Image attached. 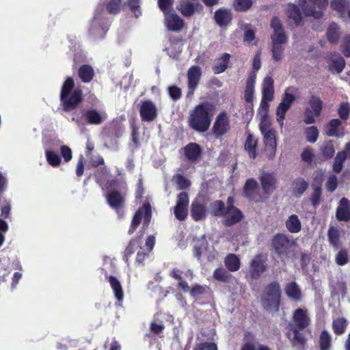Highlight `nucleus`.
Masks as SVG:
<instances>
[{
  "label": "nucleus",
  "instance_id": "obj_1",
  "mask_svg": "<svg viewBox=\"0 0 350 350\" xmlns=\"http://www.w3.org/2000/svg\"><path fill=\"white\" fill-rule=\"evenodd\" d=\"M152 217V208L150 203L144 204L135 213L131 224L128 230L129 234H132L141 224L143 219V226L139 232V234L130 240L123 255V260L129 265L130 257L137 251L142 250L143 236L147 230Z\"/></svg>",
  "mask_w": 350,
  "mask_h": 350
},
{
  "label": "nucleus",
  "instance_id": "obj_2",
  "mask_svg": "<svg viewBox=\"0 0 350 350\" xmlns=\"http://www.w3.org/2000/svg\"><path fill=\"white\" fill-rule=\"evenodd\" d=\"M121 6L122 0H101L96 8L91 21L90 33L95 34L97 30H100L98 34L103 38L110 26V21L105 16L104 10L106 9L107 12L109 14L116 15L120 13Z\"/></svg>",
  "mask_w": 350,
  "mask_h": 350
},
{
  "label": "nucleus",
  "instance_id": "obj_3",
  "mask_svg": "<svg viewBox=\"0 0 350 350\" xmlns=\"http://www.w3.org/2000/svg\"><path fill=\"white\" fill-rule=\"evenodd\" d=\"M215 109V105L208 101L196 105L188 116L189 127L200 133L206 132L211 126Z\"/></svg>",
  "mask_w": 350,
  "mask_h": 350
},
{
  "label": "nucleus",
  "instance_id": "obj_4",
  "mask_svg": "<svg viewBox=\"0 0 350 350\" xmlns=\"http://www.w3.org/2000/svg\"><path fill=\"white\" fill-rule=\"evenodd\" d=\"M106 189L107 193L105 197L107 204L120 217H122L128 189L126 183L120 182L116 178L111 179L107 181Z\"/></svg>",
  "mask_w": 350,
  "mask_h": 350
},
{
  "label": "nucleus",
  "instance_id": "obj_5",
  "mask_svg": "<svg viewBox=\"0 0 350 350\" xmlns=\"http://www.w3.org/2000/svg\"><path fill=\"white\" fill-rule=\"evenodd\" d=\"M59 100L60 105L66 112L75 110L83 100V91L79 88H75L72 77H68L63 83Z\"/></svg>",
  "mask_w": 350,
  "mask_h": 350
},
{
  "label": "nucleus",
  "instance_id": "obj_6",
  "mask_svg": "<svg viewBox=\"0 0 350 350\" xmlns=\"http://www.w3.org/2000/svg\"><path fill=\"white\" fill-rule=\"evenodd\" d=\"M281 296L282 291L280 284L276 281L271 282L264 288L262 292V306L267 310L278 312Z\"/></svg>",
  "mask_w": 350,
  "mask_h": 350
},
{
  "label": "nucleus",
  "instance_id": "obj_7",
  "mask_svg": "<svg viewBox=\"0 0 350 350\" xmlns=\"http://www.w3.org/2000/svg\"><path fill=\"white\" fill-rule=\"evenodd\" d=\"M106 119V115L103 114L95 109H81L75 111L72 120L79 125L101 124Z\"/></svg>",
  "mask_w": 350,
  "mask_h": 350
},
{
  "label": "nucleus",
  "instance_id": "obj_8",
  "mask_svg": "<svg viewBox=\"0 0 350 350\" xmlns=\"http://www.w3.org/2000/svg\"><path fill=\"white\" fill-rule=\"evenodd\" d=\"M328 4V0H300L299 5L306 16L321 18L323 10Z\"/></svg>",
  "mask_w": 350,
  "mask_h": 350
},
{
  "label": "nucleus",
  "instance_id": "obj_9",
  "mask_svg": "<svg viewBox=\"0 0 350 350\" xmlns=\"http://www.w3.org/2000/svg\"><path fill=\"white\" fill-rule=\"evenodd\" d=\"M293 241L284 233L275 234L272 239L271 245L278 256H287L291 249Z\"/></svg>",
  "mask_w": 350,
  "mask_h": 350
},
{
  "label": "nucleus",
  "instance_id": "obj_10",
  "mask_svg": "<svg viewBox=\"0 0 350 350\" xmlns=\"http://www.w3.org/2000/svg\"><path fill=\"white\" fill-rule=\"evenodd\" d=\"M230 118L226 111L220 112L216 117L212 127V133L216 138H221L230 132Z\"/></svg>",
  "mask_w": 350,
  "mask_h": 350
},
{
  "label": "nucleus",
  "instance_id": "obj_11",
  "mask_svg": "<svg viewBox=\"0 0 350 350\" xmlns=\"http://www.w3.org/2000/svg\"><path fill=\"white\" fill-rule=\"evenodd\" d=\"M262 136L266 157L269 161H271L275 156L277 148L276 131L274 129H271Z\"/></svg>",
  "mask_w": 350,
  "mask_h": 350
},
{
  "label": "nucleus",
  "instance_id": "obj_12",
  "mask_svg": "<svg viewBox=\"0 0 350 350\" xmlns=\"http://www.w3.org/2000/svg\"><path fill=\"white\" fill-rule=\"evenodd\" d=\"M187 77L188 87L187 97L191 98L200 83L202 77V71L200 67L198 66H191L187 71Z\"/></svg>",
  "mask_w": 350,
  "mask_h": 350
},
{
  "label": "nucleus",
  "instance_id": "obj_13",
  "mask_svg": "<svg viewBox=\"0 0 350 350\" xmlns=\"http://www.w3.org/2000/svg\"><path fill=\"white\" fill-rule=\"evenodd\" d=\"M139 111L141 120L143 122H152L157 118L158 115L156 105L152 101L149 100L142 103Z\"/></svg>",
  "mask_w": 350,
  "mask_h": 350
},
{
  "label": "nucleus",
  "instance_id": "obj_14",
  "mask_svg": "<svg viewBox=\"0 0 350 350\" xmlns=\"http://www.w3.org/2000/svg\"><path fill=\"white\" fill-rule=\"evenodd\" d=\"M207 215L206 203L200 197L193 200L191 205V216L196 221L204 219Z\"/></svg>",
  "mask_w": 350,
  "mask_h": 350
},
{
  "label": "nucleus",
  "instance_id": "obj_15",
  "mask_svg": "<svg viewBox=\"0 0 350 350\" xmlns=\"http://www.w3.org/2000/svg\"><path fill=\"white\" fill-rule=\"evenodd\" d=\"M270 25L273 29V33L271 36L272 44H285L287 42V36L279 18L273 16Z\"/></svg>",
  "mask_w": 350,
  "mask_h": 350
},
{
  "label": "nucleus",
  "instance_id": "obj_16",
  "mask_svg": "<svg viewBox=\"0 0 350 350\" xmlns=\"http://www.w3.org/2000/svg\"><path fill=\"white\" fill-rule=\"evenodd\" d=\"M259 180L262 191L266 195L271 194L276 189L278 180L273 173L263 171Z\"/></svg>",
  "mask_w": 350,
  "mask_h": 350
},
{
  "label": "nucleus",
  "instance_id": "obj_17",
  "mask_svg": "<svg viewBox=\"0 0 350 350\" xmlns=\"http://www.w3.org/2000/svg\"><path fill=\"white\" fill-rule=\"evenodd\" d=\"M267 270L266 260L262 254H257L250 262V275L258 279Z\"/></svg>",
  "mask_w": 350,
  "mask_h": 350
},
{
  "label": "nucleus",
  "instance_id": "obj_18",
  "mask_svg": "<svg viewBox=\"0 0 350 350\" xmlns=\"http://www.w3.org/2000/svg\"><path fill=\"white\" fill-rule=\"evenodd\" d=\"M293 321L294 323L293 328L301 329L307 328L311 322L307 310L303 308H297L294 311Z\"/></svg>",
  "mask_w": 350,
  "mask_h": 350
},
{
  "label": "nucleus",
  "instance_id": "obj_19",
  "mask_svg": "<svg viewBox=\"0 0 350 350\" xmlns=\"http://www.w3.org/2000/svg\"><path fill=\"white\" fill-rule=\"evenodd\" d=\"M244 150L250 159H255L258 154V139L250 132L247 133V137L243 145Z\"/></svg>",
  "mask_w": 350,
  "mask_h": 350
},
{
  "label": "nucleus",
  "instance_id": "obj_20",
  "mask_svg": "<svg viewBox=\"0 0 350 350\" xmlns=\"http://www.w3.org/2000/svg\"><path fill=\"white\" fill-rule=\"evenodd\" d=\"M325 133L329 137H342L345 132L342 120L338 118L330 120L325 126Z\"/></svg>",
  "mask_w": 350,
  "mask_h": 350
},
{
  "label": "nucleus",
  "instance_id": "obj_21",
  "mask_svg": "<svg viewBox=\"0 0 350 350\" xmlns=\"http://www.w3.org/2000/svg\"><path fill=\"white\" fill-rule=\"evenodd\" d=\"M328 70L332 72L340 73L345 66L344 58L339 54L329 53L327 55Z\"/></svg>",
  "mask_w": 350,
  "mask_h": 350
},
{
  "label": "nucleus",
  "instance_id": "obj_22",
  "mask_svg": "<svg viewBox=\"0 0 350 350\" xmlns=\"http://www.w3.org/2000/svg\"><path fill=\"white\" fill-rule=\"evenodd\" d=\"M184 154L187 159L190 162L198 161L203 153L201 146L195 142H190L183 148Z\"/></svg>",
  "mask_w": 350,
  "mask_h": 350
},
{
  "label": "nucleus",
  "instance_id": "obj_23",
  "mask_svg": "<svg viewBox=\"0 0 350 350\" xmlns=\"http://www.w3.org/2000/svg\"><path fill=\"white\" fill-rule=\"evenodd\" d=\"M165 26L170 31H179L184 26V21L177 14L167 12L164 14Z\"/></svg>",
  "mask_w": 350,
  "mask_h": 350
},
{
  "label": "nucleus",
  "instance_id": "obj_24",
  "mask_svg": "<svg viewBox=\"0 0 350 350\" xmlns=\"http://www.w3.org/2000/svg\"><path fill=\"white\" fill-rule=\"evenodd\" d=\"M258 189V185L257 181L253 178H248L245 181V183L243 188V195L250 200L258 202L259 199H258L257 198Z\"/></svg>",
  "mask_w": 350,
  "mask_h": 350
},
{
  "label": "nucleus",
  "instance_id": "obj_25",
  "mask_svg": "<svg viewBox=\"0 0 350 350\" xmlns=\"http://www.w3.org/2000/svg\"><path fill=\"white\" fill-rule=\"evenodd\" d=\"M336 216L340 221L347 222L350 221V201L347 198H342L340 200Z\"/></svg>",
  "mask_w": 350,
  "mask_h": 350
},
{
  "label": "nucleus",
  "instance_id": "obj_26",
  "mask_svg": "<svg viewBox=\"0 0 350 350\" xmlns=\"http://www.w3.org/2000/svg\"><path fill=\"white\" fill-rule=\"evenodd\" d=\"M198 8L202 9V6L199 3H194L189 1H182L176 8L185 17L193 16Z\"/></svg>",
  "mask_w": 350,
  "mask_h": 350
},
{
  "label": "nucleus",
  "instance_id": "obj_27",
  "mask_svg": "<svg viewBox=\"0 0 350 350\" xmlns=\"http://www.w3.org/2000/svg\"><path fill=\"white\" fill-rule=\"evenodd\" d=\"M256 78V74L254 72H251L249 74L244 91V99L247 103L250 104L252 106L253 105Z\"/></svg>",
  "mask_w": 350,
  "mask_h": 350
},
{
  "label": "nucleus",
  "instance_id": "obj_28",
  "mask_svg": "<svg viewBox=\"0 0 350 350\" xmlns=\"http://www.w3.org/2000/svg\"><path fill=\"white\" fill-rule=\"evenodd\" d=\"M224 217V226L229 227L240 222L243 218V214L239 208H234L232 211H228Z\"/></svg>",
  "mask_w": 350,
  "mask_h": 350
},
{
  "label": "nucleus",
  "instance_id": "obj_29",
  "mask_svg": "<svg viewBox=\"0 0 350 350\" xmlns=\"http://www.w3.org/2000/svg\"><path fill=\"white\" fill-rule=\"evenodd\" d=\"M214 19L219 26H227L231 23L232 19V13L230 10L219 8L215 11Z\"/></svg>",
  "mask_w": 350,
  "mask_h": 350
},
{
  "label": "nucleus",
  "instance_id": "obj_30",
  "mask_svg": "<svg viewBox=\"0 0 350 350\" xmlns=\"http://www.w3.org/2000/svg\"><path fill=\"white\" fill-rule=\"evenodd\" d=\"M274 81L271 77L267 76L262 84V98L272 100L274 96Z\"/></svg>",
  "mask_w": 350,
  "mask_h": 350
},
{
  "label": "nucleus",
  "instance_id": "obj_31",
  "mask_svg": "<svg viewBox=\"0 0 350 350\" xmlns=\"http://www.w3.org/2000/svg\"><path fill=\"white\" fill-rule=\"evenodd\" d=\"M230 57L229 53H224L219 58L217 59L213 67V72L216 75L224 72L228 66Z\"/></svg>",
  "mask_w": 350,
  "mask_h": 350
},
{
  "label": "nucleus",
  "instance_id": "obj_32",
  "mask_svg": "<svg viewBox=\"0 0 350 350\" xmlns=\"http://www.w3.org/2000/svg\"><path fill=\"white\" fill-rule=\"evenodd\" d=\"M286 295L294 301H299L301 299V291L295 282L288 283L284 288Z\"/></svg>",
  "mask_w": 350,
  "mask_h": 350
},
{
  "label": "nucleus",
  "instance_id": "obj_33",
  "mask_svg": "<svg viewBox=\"0 0 350 350\" xmlns=\"http://www.w3.org/2000/svg\"><path fill=\"white\" fill-rule=\"evenodd\" d=\"M78 76L83 83H90L94 77L93 68L88 64H83L78 69Z\"/></svg>",
  "mask_w": 350,
  "mask_h": 350
},
{
  "label": "nucleus",
  "instance_id": "obj_34",
  "mask_svg": "<svg viewBox=\"0 0 350 350\" xmlns=\"http://www.w3.org/2000/svg\"><path fill=\"white\" fill-rule=\"evenodd\" d=\"M224 265L228 271L232 272L237 271L241 267L240 259L234 254H228L224 259Z\"/></svg>",
  "mask_w": 350,
  "mask_h": 350
},
{
  "label": "nucleus",
  "instance_id": "obj_35",
  "mask_svg": "<svg viewBox=\"0 0 350 350\" xmlns=\"http://www.w3.org/2000/svg\"><path fill=\"white\" fill-rule=\"evenodd\" d=\"M308 188V182L303 178H298L293 181L292 193L296 198H299L304 194Z\"/></svg>",
  "mask_w": 350,
  "mask_h": 350
},
{
  "label": "nucleus",
  "instance_id": "obj_36",
  "mask_svg": "<svg viewBox=\"0 0 350 350\" xmlns=\"http://www.w3.org/2000/svg\"><path fill=\"white\" fill-rule=\"evenodd\" d=\"M108 282L112 288L115 297L118 301H122L124 298V292L120 281L113 275L108 277Z\"/></svg>",
  "mask_w": 350,
  "mask_h": 350
},
{
  "label": "nucleus",
  "instance_id": "obj_37",
  "mask_svg": "<svg viewBox=\"0 0 350 350\" xmlns=\"http://www.w3.org/2000/svg\"><path fill=\"white\" fill-rule=\"evenodd\" d=\"M286 228L291 233H298L301 229V223L297 215H291L285 223Z\"/></svg>",
  "mask_w": 350,
  "mask_h": 350
},
{
  "label": "nucleus",
  "instance_id": "obj_38",
  "mask_svg": "<svg viewBox=\"0 0 350 350\" xmlns=\"http://www.w3.org/2000/svg\"><path fill=\"white\" fill-rule=\"evenodd\" d=\"M327 237L330 245L335 250H339L341 246L339 230L333 226L329 227L327 232Z\"/></svg>",
  "mask_w": 350,
  "mask_h": 350
},
{
  "label": "nucleus",
  "instance_id": "obj_39",
  "mask_svg": "<svg viewBox=\"0 0 350 350\" xmlns=\"http://www.w3.org/2000/svg\"><path fill=\"white\" fill-rule=\"evenodd\" d=\"M349 3V0H331L330 6L333 10L337 12L341 17H343L346 14Z\"/></svg>",
  "mask_w": 350,
  "mask_h": 350
},
{
  "label": "nucleus",
  "instance_id": "obj_40",
  "mask_svg": "<svg viewBox=\"0 0 350 350\" xmlns=\"http://www.w3.org/2000/svg\"><path fill=\"white\" fill-rule=\"evenodd\" d=\"M211 215L216 217H224L228 212L226 208L225 203L222 200L213 201L211 205Z\"/></svg>",
  "mask_w": 350,
  "mask_h": 350
},
{
  "label": "nucleus",
  "instance_id": "obj_41",
  "mask_svg": "<svg viewBox=\"0 0 350 350\" xmlns=\"http://www.w3.org/2000/svg\"><path fill=\"white\" fill-rule=\"evenodd\" d=\"M348 325L347 320L345 317H338L333 320L332 329L335 334L342 335L345 333Z\"/></svg>",
  "mask_w": 350,
  "mask_h": 350
},
{
  "label": "nucleus",
  "instance_id": "obj_42",
  "mask_svg": "<svg viewBox=\"0 0 350 350\" xmlns=\"http://www.w3.org/2000/svg\"><path fill=\"white\" fill-rule=\"evenodd\" d=\"M301 329L292 328L293 337L291 339V343L293 347L304 348L306 345L307 340L304 334L300 331Z\"/></svg>",
  "mask_w": 350,
  "mask_h": 350
},
{
  "label": "nucleus",
  "instance_id": "obj_43",
  "mask_svg": "<svg viewBox=\"0 0 350 350\" xmlns=\"http://www.w3.org/2000/svg\"><path fill=\"white\" fill-rule=\"evenodd\" d=\"M286 13L288 18H292L295 23L299 24L301 22L302 16L297 5L289 3L286 9Z\"/></svg>",
  "mask_w": 350,
  "mask_h": 350
},
{
  "label": "nucleus",
  "instance_id": "obj_44",
  "mask_svg": "<svg viewBox=\"0 0 350 350\" xmlns=\"http://www.w3.org/2000/svg\"><path fill=\"white\" fill-rule=\"evenodd\" d=\"M319 345L320 350H330L332 337L327 330H323L319 336Z\"/></svg>",
  "mask_w": 350,
  "mask_h": 350
},
{
  "label": "nucleus",
  "instance_id": "obj_45",
  "mask_svg": "<svg viewBox=\"0 0 350 350\" xmlns=\"http://www.w3.org/2000/svg\"><path fill=\"white\" fill-rule=\"evenodd\" d=\"M347 157L345 151H340L337 153L333 163V171L335 173H340L342 171Z\"/></svg>",
  "mask_w": 350,
  "mask_h": 350
},
{
  "label": "nucleus",
  "instance_id": "obj_46",
  "mask_svg": "<svg viewBox=\"0 0 350 350\" xmlns=\"http://www.w3.org/2000/svg\"><path fill=\"white\" fill-rule=\"evenodd\" d=\"M321 151L325 159H331L335 153L334 142L332 140L325 142L321 146Z\"/></svg>",
  "mask_w": 350,
  "mask_h": 350
},
{
  "label": "nucleus",
  "instance_id": "obj_47",
  "mask_svg": "<svg viewBox=\"0 0 350 350\" xmlns=\"http://www.w3.org/2000/svg\"><path fill=\"white\" fill-rule=\"evenodd\" d=\"M290 108L291 107L282 102H280L276 108V120L281 128L284 125V120L285 119L286 113Z\"/></svg>",
  "mask_w": 350,
  "mask_h": 350
},
{
  "label": "nucleus",
  "instance_id": "obj_48",
  "mask_svg": "<svg viewBox=\"0 0 350 350\" xmlns=\"http://www.w3.org/2000/svg\"><path fill=\"white\" fill-rule=\"evenodd\" d=\"M309 105L310 109L314 111V115L319 116L323 109V101L321 100L320 97L312 96L309 100Z\"/></svg>",
  "mask_w": 350,
  "mask_h": 350
},
{
  "label": "nucleus",
  "instance_id": "obj_49",
  "mask_svg": "<svg viewBox=\"0 0 350 350\" xmlns=\"http://www.w3.org/2000/svg\"><path fill=\"white\" fill-rule=\"evenodd\" d=\"M327 38L331 43H336L339 39L338 26L336 23L329 25L327 33Z\"/></svg>",
  "mask_w": 350,
  "mask_h": 350
},
{
  "label": "nucleus",
  "instance_id": "obj_50",
  "mask_svg": "<svg viewBox=\"0 0 350 350\" xmlns=\"http://www.w3.org/2000/svg\"><path fill=\"white\" fill-rule=\"evenodd\" d=\"M253 5L252 0H234L233 8L237 12H247Z\"/></svg>",
  "mask_w": 350,
  "mask_h": 350
},
{
  "label": "nucleus",
  "instance_id": "obj_51",
  "mask_svg": "<svg viewBox=\"0 0 350 350\" xmlns=\"http://www.w3.org/2000/svg\"><path fill=\"white\" fill-rule=\"evenodd\" d=\"M45 157L48 163L53 167L59 166L61 163L60 157L54 151L45 150Z\"/></svg>",
  "mask_w": 350,
  "mask_h": 350
},
{
  "label": "nucleus",
  "instance_id": "obj_52",
  "mask_svg": "<svg viewBox=\"0 0 350 350\" xmlns=\"http://www.w3.org/2000/svg\"><path fill=\"white\" fill-rule=\"evenodd\" d=\"M349 261L348 251L346 248H340L335 256V262L338 266H344Z\"/></svg>",
  "mask_w": 350,
  "mask_h": 350
},
{
  "label": "nucleus",
  "instance_id": "obj_53",
  "mask_svg": "<svg viewBox=\"0 0 350 350\" xmlns=\"http://www.w3.org/2000/svg\"><path fill=\"white\" fill-rule=\"evenodd\" d=\"M213 278L217 281L226 282L232 278V275L224 268L219 267L214 271Z\"/></svg>",
  "mask_w": 350,
  "mask_h": 350
},
{
  "label": "nucleus",
  "instance_id": "obj_54",
  "mask_svg": "<svg viewBox=\"0 0 350 350\" xmlns=\"http://www.w3.org/2000/svg\"><path fill=\"white\" fill-rule=\"evenodd\" d=\"M338 114L340 120L347 121L349 118L350 105L347 102H342L338 108Z\"/></svg>",
  "mask_w": 350,
  "mask_h": 350
},
{
  "label": "nucleus",
  "instance_id": "obj_55",
  "mask_svg": "<svg viewBox=\"0 0 350 350\" xmlns=\"http://www.w3.org/2000/svg\"><path fill=\"white\" fill-rule=\"evenodd\" d=\"M305 135L307 142L314 143L319 137V130L317 126H311L305 129Z\"/></svg>",
  "mask_w": 350,
  "mask_h": 350
},
{
  "label": "nucleus",
  "instance_id": "obj_56",
  "mask_svg": "<svg viewBox=\"0 0 350 350\" xmlns=\"http://www.w3.org/2000/svg\"><path fill=\"white\" fill-rule=\"evenodd\" d=\"M208 248V242L206 240L198 241L193 247V254L198 260H200L201 256L206 249Z\"/></svg>",
  "mask_w": 350,
  "mask_h": 350
},
{
  "label": "nucleus",
  "instance_id": "obj_57",
  "mask_svg": "<svg viewBox=\"0 0 350 350\" xmlns=\"http://www.w3.org/2000/svg\"><path fill=\"white\" fill-rule=\"evenodd\" d=\"M313 192L312 193L310 200L311 202L312 205L317 208L319 206L321 202L322 198V189L319 188H312Z\"/></svg>",
  "mask_w": 350,
  "mask_h": 350
},
{
  "label": "nucleus",
  "instance_id": "obj_58",
  "mask_svg": "<svg viewBox=\"0 0 350 350\" xmlns=\"http://www.w3.org/2000/svg\"><path fill=\"white\" fill-rule=\"evenodd\" d=\"M175 180L178 189L179 190L187 189L191 185V182L189 180L182 174H177L175 176Z\"/></svg>",
  "mask_w": 350,
  "mask_h": 350
},
{
  "label": "nucleus",
  "instance_id": "obj_59",
  "mask_svg": "<svg viewBox=\"0 0 350 350\" xmlns=\"http://www.w3.org/2000/svg\"><path fill=\"white\" fill-rule=\"evenodd\" d=\"M187 206L176 204L174 206V215L180 221L185 220L188 215Z\"/></svg>",
  "mask_w": 350,
  "mask_h": 350
},
{
  "label": "nucleus",
  "instance_id": "obj_60",
  "mask_svg": "<svg viewBox=\"0 0 350 350\" xmlns=\"http://www.w3.org/2000/svg\"><path fill=\"white\" fill-rule=\"evenodd\" d=\"M282 44H272V54H273V59L278 62L282 59L284 48L282 46Z\"/></svg>",
  "mask_w": 350,
  "mask_h": 350
},
{
  "label": "nucleus",
  "instance_id": "obj_61",
  "mask_svg": "<svg viewBox=\"0 0 350 350\" xmlns=\"http://www.w3.org/2000/svg\"><path fill=\"white\" fill-rule=\"evenodd\" d=\"M167 92L170 98L174 101L178 100L182 96L181 89L176 85L169 86Z\"/></svg>",
  "mask_w": 350,
  "mask_h": 350
},
{
  "label": "nucleus",
  "instance_id": "obj_62",
  "mask_svg": "<svg viewBox=\"0 0 350 350\" xmlns=\"http://www.w3.org/2000/svg\"><path fill=\"white\" fill-rule=\"evenodd\" d=\"M205 292L206 288L203 286L197 284L192 286L189 291L191 296L194 297L195 299H198V297H200V296L204 294Z\"/></svg>",
  "mask_w": 350,
  "mask_h": 350
},
{
  "label": "nucleus",
  "instance_id": "obj_63",
  "mask_svg": "<svg viewBox=\"0 0 350 350\" xmlns=\"http://www.w3.org/2000/svg\"><path fill=\"white\" fill-rule=\"evenodd\" d=\"M173 3L174 0H158V6L163 14L171 12Z\"/></svg>",
  "mask_w": 350,
  "mask_h": 350
},
{
  "label": "nucleus",
  "instance_id": "obj_64",
  "mask_svg": "<svg viewBox=\"0 0 350 350\" xmlns=\"http://www.w3.org/2000/svg\"><path fill=\"white\" fill-rule=\"evenodd\" d=\"M342 52L347 57H350V36L347 35L344 37L342 44Z\"/></svg>",
  "mask_w": 350,
  "mask_h": 350
}]
</instances>
